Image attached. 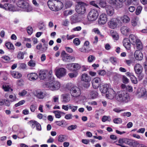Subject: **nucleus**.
Returning <instances> with one entry per match:
<instances>
[{"instance_id":"obj_26","label":"nucleus","mask_w":147,"mask_h":147,"mask_svg":"<svg viewBox=\"0 0 147 147\" xmlns=\"http://www.w3.org/2000/svg\"><path fill=\"white\" fill-rule=\"evenodd\" d=\"M123 46L127 50L130 49V43H129L127 38H125L123 40Z\"/></svg>"},{"instance_id":"obj_35","label":"nucleus","mask_w":147,"mask_h":147,"mask_svg":"<svg viewBox=\"0 0 147 147\" xmlns=\"http://www.w3.org/2000/svg\"><path fill=\"white\" fill-rule=\"evenodd\" d=\"M100 6L102 7H106V3L105 0H100L99 2Z\"/></svg>"},{"instance_id":"obj_50","label":"nucleus","mask_w":147,"mask_h":147,"mask_svg":"<svg viewBox=\"0 0 147 147\" xmlns=\"http://www.w3.org/2000/svg\"><path fill=\"white\" fill-rule=\"evenodd\" d=\"M110 61L114 65H115L117 63V60L116 58L112 57L110 58Z\"/></svg>"},{"instance_id":"obj_64","label":"nucleus","mask_w":147,"mask_h":147,"mask_svg":"<svg viewBox=\"0 0 147 147\" xmlns=\"http://www.w3.org/2000/svg\"><path fill=\"white\" fill-rule=\"evenodd\" d=\"M72 115L71 114H68L65 116V118L67 119H71L72 118Z\"/></svg>"},{"instance_id":"obj_60","label":"nucleus","mask_w":147,"mask_h":147,"mask_svg":"<svg viewBox=\"0 0 147 147\" xmlns=\"http://www.w3.org/2000/svg\"><path fill=\"white\" fill-rule=\"evenodd\" d=\"M73 63H69L67 64L66 65V67L68 69L72 70V68H71L73 67Z\"/></svg>"},{"instance_id":"obj_56","label":"nucleus","mask_w":147,"mask_h":147,"mask_svg":"<svg viewBox=\"0 0 147 147\" xmlns=\"http://www.w3.org/2000/svg\"><path fill=\"white\" fill-rule=\"evenodd\" d=\"M36 123H37V122L33 121H31L29 122L30 126L32 128H34L35 127Z\"/></svg>"},{"instance_id":"obj_25","label":"nucleus","mask_w":147,"mask_h":147,"mask_svg":"<svg viewBox=\"0 0 147 147\" xmlns=\"http://www.w3.org/2000/svg\"><path fill=\"white\" fill-rule=\"evenodd\" d=\"M138 39H137V38L135 35L133 34H131L129 36L128 40L129 42L132 44L135 45L136 42L137 40Z\"/></svg>"},{"instance_id":"obj_2","label":"nucleus","mask_w":147,"mask_h":147,"mask_svg":"<svg viewBox=\"0 0 147 147\" xmlns=\"http://www.w3.org/2000/svg\"><path fill=\"white\" fill-rule=\"evenodd\" d=\"M116 99L119 102L126 103L130 101V98L129 94L126 91L121 90L117 92Z\"/></svg>"},{"instance_id":"obj_10","label":"nucleus","mask_w":147,"mask_h":147,"mask_svg":"<svg viewBox=\"0 0 147 147\" xmlns=\"http://www.w3.org/2000/svg\"><path fill=\"white\" fill-rule=\"evenodd\" d=\"M137 92L139 98H142L146 99V89L144 88H139L138 89Z\"/></svg>"},{"instance_id":"obj_39","label":"nucleus","mask_w":147,"mask_h":147,"mask_svg":"<svg viewBox=\"0 0 147 147\" xmlns=\"http://www.w3.org/2000/svg\"><path fill=\"white\" fill-rule=\"evenodd\" d=\"M115 3V4H114L113 5L117 8L122 7L123 5L122 2H120V3L117 2V0Z\"/></svg>"},{"instance_id":"obj_53","label":"nucleus","mask_w":147,"mask_h":147,"mask_svg":"<svg viewBox=\"0 0 147 147\" xmlns=\"http://www.w3.org/2000/svg\"><path fill=\"white\" fill-rule=\"evenodd\" d=\"M25 102V100H22L20 101H19L18 103L16 104H15V106L16 107H18L19 106H20L21 105H22L24 104Z\"/></svg>"},{"instance_id":"obj_11","label":"nucleus","mask_w":147,"mask_h":147,"mask_svg":"<svg viewBox=\"0 0 147 147\" xmlns=\"http://www.w3.org/2000/svg\"><path fill=\"white\" fill-rule=\"evenodd\" d=\"M107 15L105 13L101 14L98 19V22L100 25H103L106 23L107 21Z\"/></svg>"},{"instance_id":"obj_4","label":"nucleus","mask_w":147,"mask_h":147,"mask_svg":"<svg viewBox=\"0 0 147 147\" xmlns=\"http://www.w3.org/2000/svg\"><path fill=\"white\" fill-rule=\"evenodd\" d=\"M45 86L46 88L51 90L55 91L58 90L60 88L61 84L58 81H54L51 82L46 83Z\"/></svg>"},{"instance_id":"obj_48","label":"nucleus","mask_w":147,"mask_h":147,"mask_svg":"<svg viewBox=\"0 0 147 147\" xmlns=\"http://www.w3.org/2000/svg\"><path fill=\"white\" fill-rule=\"evenodd\" d=\"M77 127V126L76 125H71L67 127V129L69 130H72L76 129Z\"/></svg>"},{"instance_id":"obj_31","label":"nucleus","mask_w":147,"mask_h":147,"mask_svg":"<svg viewBox=\"0 0 147 147\" xmlns=\"http://www.w3.org/2000/svg\"><path fill=\"white\" fill-rule=\"evenodd\" d=\"M53 113L55 114L56 118H59L61 117V114H65V113L59 111H53Z\"/></svg>"},{"instance_id":"obj_62","label":"nucleus","mask_w":147,"mask_h":147,"mask_svg":"<svg viewBox=\"0 0 147 147\" xmlns=\"http://www.w3.org/2000/svg\"><path fill=\"white\" fill-rule=\"evenodd\" d=\"M27 93V92L25 90H23L21 92H19V94L20 95L23 96H24Z\"/></svg>"},{"instance_id":"obj_13","label":"nucleus","mask_w":147,"mask_h":147,"mask_svg":"<svg viewBox=\"0 0 147 147\" xmlns=\"http://www.w3.org/2000/svg\"><path fill=\"white\" fill-rule=\"evenodd\" d=\"M48 72L46 70H41L40 71L38 77L40 80H48L47 75Z\"/></svg>"},{"instance_id":"obj_24","label":"nucleus","mask_w":147,"mask_h":147,"mask_svg":"<svg viewBox=\"0 0 147 147\" xmlns=\"http://www.w3.org/2000/svg\"><path fill=\"white\" fill-rule=\"evenodd\" d=\"M118 18L120 23H121V20L123 22L125 23L128 22L130 21L129 18L126 15H125L123 17Z\"/></svg>"},{"instance_id":"obj_33","label":"nucleus","mask_w":147,"mask_h":147,"mask_svg":"<svg viewBox=\"0 0 147 147\" xmlns=\"http://www.w3.org/2000/svg\"><path fill=\"white\" fill-rule=\"evenodd\" d=\"M65 4L66 8H68L72 6V2L70 0H65Z\"/></svg>"},{"instance_id":"obj_38","label":"nucleus","mask_w":147,"mask_h":147,"mask_svg":"<svg viewBox=\"0 0 147 147\" xmlns=\"http://www.w3.org/2000/svg\"><path fill=\"white\" fill-rule=\"evenodd\" d=\"M78 73L77 71H74L72 73L68 74V76L70 78H72L76 77L78 75Z\"/></svg>"},{"instance_id":"obj_55","label":"nucleus","mask_w":147,"mask_h":147,"mask_svg":"<svg viewBox=\"0 0 147 147\" xmlns=\"http://www.w3.org/2000/svg\"><path fill=\"white\" fill-rule=\"evenodd\" d=\"M36 107L34 104H32L30 107V111L32 112H34L35 110L36 109Z\"/></svg>"},{"instance_id":"obj_47","label":"nucleus","mask_w":147,"mask_h":147,"mask_svg":"<svg viewBox=\"0 0 147 147\" xmlns=\"http://www.w3.org/2000/svg\"><path fill=\"white\" fill-rule=\"evenodd\" d=\"M73 42L75 45L77 46L79 45L80 44V41L78 38H75L73 40Z\"/></svg>"},{"instance_id":"obj_34","label":"nucleus","mask_w":147,"mask_h":147,"mask_svg":"<svg viewBox=\"0 0 147 147\" xmlns=\"http://www.w3.org/2000/svg\"><path fill=\"white\" fill-rule=\"evenodd\" d=\"M52 73L53 72L52 70H50L49 73L48 72L49 76H47V79L49 81H52L54 80V78L52 75Z\"/></svg>"},{"instance_id":"obj_9","label":"nucleus","mask_w":147,"mask_h":147,"mask_svg":"<svg viewBox=\"0 0 147 147\" xmlns=\"http://www.w3.org/2000/svg\"><path fill=\"white\" fill-rule=\"evenodd\" d=\"M66 73V70L65 68H60L56 70L55 74L57 78H60L65 76Z\"/></svg>"},{"instance_id":"obj_37","label":"nucleus","mask_w":147,"mask_h":147,"mask_svg":"<svg viewBox=\"0 0 147 147\" xmlns=\"http://www.w3.org/2000/svg\"><path fill=\"white\" fill-rule=\"evenodd\" d=\"M81 68V66L78 63H73V69L74 70H77L80 69Z\"/></svg>"},{"instance_id":"obj_44","label":"nucleus","mask_w":147,"mask_h":147,"mask_svg":"<svg viewBox=\"0 0 147 147\" xmlns=\"http://www.w3.org/2000/svg\"><path fill=\"white\" fill-rule=\"evenodd\" d=\"M79 50L81 52L84 53H88L89 52V51L86 49L84 46L79 48Z\"/></svg>"},{"instance_id":"obj_28","label":"nucleus","mask_w":147,"mask_h":147,"mask_svg":"<svg viewBox=\"0 0 147 147\" xmlns=\"http://www.w3.org/2000/svg\"><path fill=\"white\" fill-rule=\"evenodd\" d=\"M136 48L138 50L140 51L142 50L143 48V46L142 43L140 40L138 39L137 40L136 42Z\"/></svg>"},{"instance_id":"obj_43","label":"nucleus","mask_w":147,"mask_h":147,"mask_svg":"<svg viewBox=\"0 0 147 147\" xmlns=\"http://www.w3.org/2000/svg\"><path fill=\"white\" fill-rule=\"evenodd\" d=\"M28 65L31 67H34L36 63L35 61L31 60L28 63Z\"/></svg>"},{"instance_id":"obj_36","label":"nucleus","mask_w":147,"mask_h":147,"mask_svg":"<svg viewBox=\"0 0 147 147\" xmlns=\"http://www.w3.org/2000/svg\"><path fill=\"white\" fill-rule=\"evenodd\" d=\"M6 47L9 49H14V47L13 45L10 42H7L5 44Z\"/></svg>"},{"instance_id":"obj_46","label":"nucleus","mask_w":147,"mask_h":147,"mask_svg":"<svg viewBox=\"0 0 147 147\" xmlns=\"http://www.w3.org/2000/svg\"><path fill=\"white\" fill-rule=\"evenodd\" d=\"M142 10V7L141 6H138L136 9V13L137 15H139Z\"/></svg>"},{"instance_id":"obj_45","label":"nucleus","mask_w":147,"mask_h":147,"mask_svg":"<svg viewBox=\"0 0 147 147\" xmlns=\"http://www.w3.org/2000/svg\"><path fill=\"white\" fill-rule=\"evenodd\" d=\"M138 20L136 18H134L131 21V24L133 26H136L137 24Z\"/></svg>"},{"instance_id":"obj_52","label":"nucleus","mask_w":147,"mask_h":147,"mask_svg":"<svg viewBox=\"0 0 147 147\" xmlns=\"http://www.w3.org/2000/svg\"><path fill=\"white\" fill-rule=\"evenodd\" d=\"M73 11L71 10H66L64 12V15L65 16H67L68 15H71Z\"/></svg>"},{"instance_id":"obj_29","label":"nucleus","mask_w":147,"mask_h":147,"mask_svg":"<svg viewBox=\"0 0 147 147\" xmlns=\"http://www.w3.org/2000/svg\"><path fill=\"white\" fill-rule=\"evenodd\" d=\"M11 75L14 78H19L22 77V75L19 73L15 71H11Z\"/></svg>"},{"instance_id":"obj_32","label":"nucleus","mask_w":147,"mask_h":147,"mask_svg":"<svg viewBox=\"0 0 147 147\" xmlns=\"http://www.w3.org/2000/svg\"><path fill=\"white\" fill-rule=\"evenodd\" d=\"M67 139L66 136L64 135H60L58 137V141L60 142H62Z\"/></svg>"},{"instance_id":"obj_8","label":"nucleus","mask_w":147,"mask_h":147,"mask_svg":"<svg viewBox=\"0 0 147 147\" xmlns=\"http://www.w3.org/2000/svg\"><path fill=\"white\" fill-rule=\"evenodd\" d=\"M117 23H120L118 18H113L111 19L108 22V25L110 28L114 29L117 27Z\"/></svg>"},{"instance_id":"obj_49","label":"nucleus","mask_w":147,"mask_h":147,"mask_svg":"<svg viewBox=\"0 0 147 147\" xmlns=\"http://www.w3.org/2000/svg\"><path fill=\"white\" fill-rule=\"evenodd\" d=\"M24 54L22 52H19L18 54L17 57L19 59H22L24 58Z\"/></svg>"},{"instance_id":"obj_54","label":"nucleus","mask_w":147,"mask_h":147,"mask_svg":"<svg viewBox=\"0 0 147 147\" xmlns=\"http://www.w3.org/2000/svg\"><path fill=\"white\" fill-rule=\"evenodd\" d=\"M131 80L132 82L134 84H136L138 82L136 78L134 76L131 77Z\"/></svg>"},{"instance_id":"obj_5","label":"nucleus","mask_w":147,"mask_h":147,"mask_svg":"<svg viewBox=\"0 0 147 147\" xmlns=\"http://www.w3.org/2000/svg\"><path fill=\"white\" fill-rule=\"evenodd\" d=\"M77 3L78 4L76 6V11L79 14H84L86 11V4L82 1H79Z\"/></svg>"},{"instance_id":"obj_15","label":"nucleus","mask_w":147,"mask_h":147,"mask_svg":"<svg viewBox=\"0 0 147 147\" xmlns=\"http://www.w3.org/2000/svg\"><path fill=\"white\" fill-rule=\"evenodd\" d=\"M27 77L28 80L31 81H35L38 78V75L35 73H31L28 74L27 75Z\"/></svg>"},{"instance_id":"obj_7","label":"nucleus","mask_w":147,"mask_h":147,"mask_svg":"<svg viewBox=\"0 0 147 147\" xmlns=\"http://www.w3.org/2000/svg\"><path fill=\"white\" fill-rule=\"evenodd\" d=\"M17 5L18 7L24 9V11L27 12L30 11L32 10L31 6L25 1H19L17 3Z\"/></svg>"},{"instance_id":"obj_59","label":"nucleus","mask_w":147,"mask_h":147,"mask_svg":"<svg viewBox=\"0 0 147 147\" xmlns=\"http://www.w3.org/2000/svg\"><path fill=\"white\" fill-rule=\"evenodd\" d=\"M85 82L83 84V86L85 88L87 89V88H88V87L90 86V83H89L90 82Z\"/></svg>"},{"instance_id":"obj_23","label":"nucleus","mask_w":147,"mask_h":147,"mask_svg":"<svg viewBox=\"0 0 147 147\" xmlns=\"http://www.w3.org/2000/svg\"><path fill=\"white\" fill-rule=\"evenodd\" d=\"M81 79L82 81L84 82H90L91 80L90 77L86 74H82L81 77Z\"/></svg>"},{"instance_id":"obj_14","label":"nucleus","mask_w":147,"mask_h":147,"mask_svg":"<svg viewBox=\"0 0 147 147\" xmlns=\"http://www.w3.org/2000/svg\"><path fill=\"white\" fill-rule=\"evenodd\" d=\"M115 92L111 88H109L108 91L106 93V96L109 99H112L114 98Z\"/></svg>"},{"instance_id":"obj_18","label":"nucleus","mask_w":147,"mask_h":147,"mask_svg":"<svg viewBox=\"0 0 147 147\" xmlns=\"http://www.w3.org/2000/svg\"><path fill=\"white\" fill-rule=\"evenodd\" d=\"M106 12L108 15L109 16H112L114 13L113 8L110 5H107L105 7Z\"/></svg>"},{"instance_id":"obj_22","label":"nucleus","mask_w":147,"mask_h":147,"mask_svg":"<svg viewBox=\"0 0 147 147\" xmlns=\"http://www.w3.org/2000/svg\"><path fill=\"white\" fill-rule=\"evenodd\" d=\"M121 31L123 35H126L130 31V29L126 26H123L121 28Z\"/></svg>"},{"instance_id":"obj_1","label":"nucleus","mask_w":147,"mask_h":147,"mask_svg":"<svg viewBox=\"0 0 147 147\" xmlns=\"http://www.w3.org/2000/svg\"><path fill=\"white\" fill-rule=\"evenodd\" d=\"M47 4L49 8L52 10L57 11L63 7V3L58 0H50L48 1Z\"/></svg>"},{"instance_id":"obj_21","label":"nucleus","mask_w":147,"mask_h":147,"mask_svg":"<svg viewBox=\"0 0 147 147\" xmlns=\"http://www.w3.org/2000/svg\"><path fill=\"white\" fill-rule=\"evenodd\" d=\"M109 85L107 84H105L100 87V90L102 93L105 94L108 91Z\"/></svg>"},{"instance_id":"obj_17","label":"nucleus","mask_w":147,"mask_h":147,"mask_svg":"<svg viewBox=\"0 0 147 147\" xmlns=\"http://www.w3.org/2000/svg\"><path fill=\"white\" fill-rule=\"evenodd\" d=\"M75 59V57L71 56L65 55L62 58V60L66 62H69L71 61H74Z\"/></svg>"},{"instance_id":"obj_20","label":"nucleus","mask_w":147,"mask_h":147,"mask_svg":"<svg viewBox=\"0 0 147 147\" xmlns=\"http://www.w3.org/2000/svg\"><path fill=\"white\" fill-rule=\"evenodd\" d=\"M134 57L137 60H141L143 58V55L141 51L136 50L134 53Z\"/></svg>"},{"instance_id":"obj_61","label":"nucleus","mask_w":147,"mask_h":147,"mask_svg":"<svg viewBox=\"0 0 147 147\" xmlns=\"http://www.w3.org/2000/svg\"><path fill=\"white\" fill-rule=\"evenodd\" d=\"M95 59V57H94L93 55H90L88 57V61L90 62H92L93 60Z\"/></svg>"},{"instance_id":"obj_63","label":"nucleus","mask_w":147,"mask_h":147,"mask_svg":"<svg viewBox=\"0 0 147 147\" xmlns=\"http://www.w3.org/2000/svg\"><path fill=\"white\" fill-rule=\"evenodd\" d=\"M36 129L38 130H40L41 129V125L38 122L36 123Z\"/></svg>"},{"instance_id":"obj_57","label":"nucleus","mask_w":147,"mask_h":147,"mask_svg":"<svg viewBox=\"0 0 147 147\" xmlns=\"http://www.w3.org/2000/svg\"><path fill=\"white\" fill-rule=\"evenodd\" d=\"M129 80L125 76H123V82L124 83L127 84L129 82Z\"/></svg>"},{"instance_id":"obj_16","label":"nucleus","mask_w":147,"mask_h":147,"mask_svg":"<svg viewBox=\"0 0 147 147\" xmlns=\"http://www.w3.org/2000/svg\"><path fill=\"white\" fill-rule=\"evenodd\" d=\"M135 72L136 74H140L142 73L143 68L142 66L140 64H136L134 67Z\"/></svg>"},{"instance_id":"obj_58","label":"nucleus","mask_w":147,"mask_h":147,"mask_svg":"<svg viewBox=\"0 0 147 147\" xmlns=\"http://www.w3.org/2000/svg\"><path fill=\"white\" fill-rule=\"evenodd\" d=\"M27 32L29 34H31L32 32V28L31 27L28 26L27 28Z\"/></svg>"},{"instance_id":"obj_51","label":"nucleus","mask_w":147,"mask_h":147,"mask_svg":"<svg viewBox=\"0 0 147 147\" xmlns=\"http://www.w3.org/2000/svg\"><path fill=\"white\" fill-rule=\"evenodd\" d=\"M122 122V119L120 118H115L113 120L114 123L116 124L121 123Z\"/></svg>"},{"instance_id":"obj_27","label":"nucleus","mask_w":147,"mask_h":147,"mask_svg":"<svg viewBox=\"0 0 147 147\" xmlns=\"http://www.w3.org/2000/svg\"><path fill=\"white\" fill-rule=\"evenodd\" d=\"M127 144L129 146H132L133 147H138L139 145L137 142L129 139Z\"/></svg>"},{"instance_id":"obj_19","label":"nucleus","mask_w":147,"mask_h":147,"mask_svg":"<svg viewBox=\"0 0 147 147\" xmlns=\"http://www.w3.org/2000/svg\"><path fill=\"white\" fill-rule=\"evenodd\" d=\"M35 94L37 98L40 99L44 98L45 95L44 92L39 89L36 91Z\"/></svg>"},{"instance_id":"obj_3","label":"nucleus","mask_w":147,"mask_h":147,"mask_svg":"<svg viewBox=\"0 0 147 147\" xmlns=\"http://www.w3.org/2000/svg\"><path fill=\"white\" fill-rule=\"evenodd\" d=\"M66 88L69 90L71 96L74 97H77L81 94V91L79 88L71 83L67 84Z\"/></svg>"},{"instance_id":"obj_40","label":"nucleus","mask_w":147,"mask_h":147,"mask_svg":"<svg viewBox=\"0 0 147 147\" xmlns=\"http://www.w3.org/2000/svg\"><path fill=\"white\" fill-rule=\"evenodd\" d=\"M90 95L92 98H95L97 96L98 93L96 91H93L91 92Z\"/></svg>"},{"instance_id":"obj_41","label":"nucleus","mask_w":147,"mask_h":147,"mask_svg":"<svg viewBox=\"0 0 147 147\" xmlns=\"http://www.w3.org/2000/svg\"><path fill=\"white\" fill-rule=\"evenodd\" d=\"M2 88L5 91H9L10 90H11V91L13 90L11 88L8 86H6L5 85H3Z\"/></svg>"},{"instance_id":"obj_12","label":"nucleus","mask_w":147,"mask_h":147,"mask_svg":"<svg viewBox=\"0 0 147 147\" xmlns=\"http://www.w3.org/2000/svg\"><path fill=\"white\" fill-rule=\"evenodd\" d=\"M101 79L99 78H94L92 81V86L94 89H97L100 86V84Z\"/></svg>"},{"instance_id":"obj_6","label":"nucleus","mask_w":147,"mask_h":147,"mask_svg":"<svg viewBox=\"0 0 147 147\" xmlns=\"http://www.w3.org/2000/svg\"><path fill=\"white\" fill-rule=\"evenodd\" d=\"M98 16L97 11L94 9H91L87 16V19L89 21H93L95 20Z\"/></svg>"},{"instance_id":"obj_42","label":"nucleus","mask_w":147,"mask_h":147,"mask_svg":"<svg viewBox=\"0 0 147 147\" xmlns=\"http://www.w3.org/2000/svg\"><path fill=\"white\" fill-rule=\"evenodd\" d=\"M63 100L62 102H66L70 100V98L66 95H63Z\"/></svg>"},{"instance_id":"obj_30","label":"nucleus","mask_w":147,"mask_h":147,"mask_svg":"<svg viewBox=\"0 0 147 147\" xmlns=\"http://www.w3.org/2000/svg\"><path fill=\"white\" fill-rule=\"evenodd\" d=\"M5 10H7L11 11H14L15 9L14 6L12 5L9 3L5 4Z\"/></svg>"}]
</instances>
